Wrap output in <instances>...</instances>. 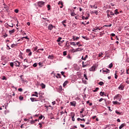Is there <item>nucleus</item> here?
I'll return each instance as SVG.
<instances>
[{
	"mask_svg": "<svg viewBox=\"0 0 129 129\" xmlns=\"http://www.w3.org/2000/svg\"><path fill=\"white\" fill-rule=\"evenodd\" d=\"M120 98H121V95L120 94H117L114 97V100L118 99L119 101H120Z\"/></svg>",
	"mask_w": 129,
	"mask_h": 129,
	"instance_id": "nucleus-1",
	"label": "nucleus"
},
{
	"mask_svg": "<svg viewBox=\"0 0 129 129\" xmlns=\"http://www.w3.org/2000/svg\"><path fill=\"white\" fill-rule=\"evenodd\" d=\"M44 3L43 1H40L38 2V6L39 7V8H42L43 6L44 5Z\"/></svg>",
	"mask_w": 129,
	"mask_h": 129,
	"instance_id": "nucleus-2",
	"label": "nucleus"
},
{
	"mask_svg": "<svg viewBox=\"0 0 129 129\" xmlns=\"http://www.w3.org/2000/svg\"><path fill=\"white\" fill-rule=\"evenodd\" d=\"M118 88L119 90H123L124 89V85L123 84H120Z\"/></svg>",
	"mask_w": 129,
	"mask_h": 129,
	"instance_id": "nucleus-3",
	"label": "nucleus"
},
{
	"mask_svg": "<svg viewBox=\"0 0 129 129\" xmlns=\"http://www.w3.org/2000/svg\"><path fill=\"white\" fill-rule=\"evenodd\" d=\"M14 63V65H15L16 67H20V64H21V63L18 61V60L15 61Z\"/></svg>",
	"mask_w": 129,
	"mask_h": 129,
	"instance_id": "nucleus-4",
	"label": "nucleus"
},
{
	"mask_svg": "<svg viewBox=\"0 0 129 129\" xmlns=\"http://www.w3.org/2000/svg\"><path fill=\"white\" fill-rule=\"evenodd\" d=\"M53 28H54V26H53V25H52V24H49L48 27V29L50 31H51V30H53Z\"/></svg>",
	"mask_w": 129,
	"mask_h": 129,
	"instance_id": "nucleus-5",
	"label": "nucleus"
},
{
	"mask_svg": "<svg viewBox=\"0 0 129 129\" xmlns=\"http://www.w3.org/2000/svg\"><path fill=\"white\" fill-rule=\"evenodd\" d=\"M71 105H72V106H76V101L71 102Z\"/></svg>",
	"mask_w": 129,
	"mask_h": 129,
	"instance_id": "nucleus-6",
	"label": "nucleus"
},
{
	"mask_svg": "<svg viewBox=\"0 0 129 129\" xmlns=\"http://www.w3.org/2000/svg\"><path fill=\"white\" fill-rule=\"evenodd\" d=\"M95 66H93L91 68H90V71H95Z\"/></svg>",
	"mask_w": 129,
	"mask_h": 129,
	"instance_id": "nucleus-7",
	"label": "nucleus"
},
{
	"mask_svg": "<svg viewBox=\"0 0 129 129\" xmlns=\"http://www.w3.org/2000/svg\"><path fill=\"white\" fill-rule=\"evenodd\" d=\"M40 86H41V88L42 89H44V88H46V85L44 84V83H41L40 84Z\"/></svg>",
	"mask_w": 129,
	"mask_h": 129,
	"instance_id": "nucleus-8",
	"label": "nucleus"
},
{
	"mask_svg": "<svg viewBox=\"0 0 129 129\" xmlns=\"http://www.w3.org/2000/svg\"><path fill=\"white\" fill-rule=\"evenodd\" d=\"M15 31H16V30L13 29V30H9V32L10 34V35H12V34L15 33Z\"/></svg>",
	"mask_w": 129,
	"mask_h": 129,
	"instance_id": "nucleus-9",
	"label": "nucleus"
},
{
	"mask_svg": "<svg viewBox=\"0 0 129 129\" xmlns=\"http://www.w3.org/2000/svg\"><path fill=\"white\" fill-rule=\"evenodd\" d=\"M102 28H103V27H95V28H94V30H101V29H102Z\"/></svg>",
	"mask_w": 129,
	"mask_h": 129,
	"instance_id": "nucleus-10",
	"label": "nucleus"
},
{
	"mask_svg": "<svg viewBox=\"0 0 129 129\" xmlns=\"http://www.w3.org/2000/svg\"><path fill=\"white\" fill-rule=\"evenodd\" d=\"M109 70L107 69H106L105 70H104V69H103V72H105L106 73H109Z\"/></svg>",
	"mask_w": 129,
	"mask_h": 129,
	"instance_id": "nucleus-11",
	"label": "nucleus"
},
{
	"mask_svg": "<svg viewBox=\"0 0 129 129\" xmlns=\"http://www.w3.org/2000/svg\"><path fill=\"white\" fill-rule=\"evenodd\" d=\"M123 126H125V123H122L121 124L120 126L119 127V129H121L122 128V127H123Z\"/></svg>",
	"mask_w": 129,
	"mask_h": 129,
	"instance_id": "nucleus-12",
	"label": "nucleus"
},
{
	"mask_svg": "<svg viewBox=\"0 0 129 129\" xmlns=\"http://www.w3.org/2000/svg\"><path fill=\"white\" fill-rule=\"evenodd\" d=\"M77 120L78 121H80V120H81L82 121H85V119L84 118L81 119L80 118H78Z\"/></svg>",
	"mask_w": 129,
	"mask_h": 129,
	"instance_id": "nucleus-13",
	"label": "nucleus"
},
{
	"mask_svg": "<svg viewBox=\"0 0 129 129\" xmlns=\"http://www.w3.org/2000/svg\"><path fill=\"white\" fill-rule=\"evenodd\" d=\"M91 9H97V6H96V5H94V6H90Z\"/></svg>",
	"mask_w": 129,
	"mask_h": 129,
	"instance_id": "nucleus-14",
	"label": "nucleus"
},
{
	"mask_svg": "<svg viewBox=\"0 0 129 129\" xmlns=\"http://www.w3.org/2000/svg\"><path fill=\"white\" fill-rule=\"evenodd\" d=\"M30 100L32 102H34V101H37V99L35 98H30Z\"/></svg>",
	"mask_w": 129,
	"mask_h": 129,
	"instance_id": "nucleus-15",
	"label": "nucleus"
},
{
	"mask_svg": "<svg viewBox=\"0 0 129 129\" xmlns=\"http://www.w3.org/2000/svg\"><path fill=\"white\" fill-rule=\"evenodd\" d=\"M48 58V59H50V60H53V59H54V56L53 55H49Z\"/></svg>",
	"mask_w": 129,
	"mask_h": 129,
	"instance_id": "nucleus-16",
	"label": "nucleus"
},
{
	"mask_svg": "<svg viewBox=\"0 0 129 129\" xmlns=\"http://www.w3.org/2000/svg\"><path fill=\"white\" fill-rule=\"evenodd\" d=\"M68 83V81H66L63 84V87H65V86H66V85H67V84Z\"/></svg>",
	"mask_w": 129,
	"mask_h": 129,
	"instance_id": "nucleus-17",
	"label": "nucleus"
},
{
	"mask_svg": "<svg viewBox=\"0 0 129 129\" xmlns=\"http://www.w3.org/2000/svg\"><path fill=\"white\" fill-rule=\"evenodd\" d=\"M73 39H74V41H77V40H78V39H79V37H76L75 36H73Z\"/></svg>",
	"mask_w": 129,
	"mask_h": 129,
	"instance_id": "nucleus-18",
	"label": "nucleus"
},
{
	"mask_svg": "<svg viewBox=\"0 0 129 129\" xmlns=\"http://www.w3.org/2000/svg\"><path fill=\"white\" fill-rule=\"evenodd\" d=\"M71 117H74L75 116V113L71 112Z\"/></svg>",
	"mask_w": 129,
	"mask_h": 129,
	"instance_id": "nucleus-19",
	"label": "nucleus"
},
{
	"mask_svg": "<svg viewBox=\"0 0 129 129\" xmlns=\"http://www.w3.org/2000/svg\"><path fill=\"white\" fill-rule=\"evenodd\" d=\"M115 74H114V75H115V79H117V77H118V76H117V75H116V74L117 73V71H115Z\"/></svg>",
	"mask_w": 129,
	"mask_h": 129,
	"instance_id": "nucleus-20",
	"label": "nucleus"
},
{
	"mask_svg": "<svg viewBox=\"0 0 129 129\" xmlns=\"http://www.w3.org/2000/svg\"><path fill=\"white\" fill-rule=\"evenodd\" d=\"M114 14L115 15H118V14H119V12H118L117 9H116L115 11H114Z\"/></svg>",
	"mask_w": 129,
	"mask_h": 129,
	"instance_id": "nucleus-21",
	"label": "nucleus"
},
{
	"mask_svg": "<svg viewBox=\"0 0 129 129\" xmlns=\"http://www.w3.org/2000/svg\"><path fill=\"white\" fill-rule=\"evenodd\" d=\"M113 103L114 104H120V103L116 101H113Z\"/></svg>",
	"mask_w": 129,
	"mask_h": 129,
	"instance_id": "nucleus-22",
	"label": "nucleus"
},
{
	"mask_svg": "<svg viewBox=\"0 0 129 129\" xmlns=\"http://www.w3.org/2000/svg\"><path fill=\"white\" fill-rule=\"evenodd\" d=\"M15 63L14 62H10V65L12 68H14V65Z\"/></svg>",
	"mask_w": 129,
	"mask_h": 129,
	"instance_id": "nucleus-23",
	"label": "nucleus"
},
{
	"mask_svg": "<svg viewBox=\"0 0 129 129\" xmlns=\"http://www.w3.org/2000/svg\"><path fill=\"white\" fill-rule=\"evenodd\" d=\"M99 85H100L101 86H102L104 84V83L103 82H100L98 83Z\"/></svg>",
	"mask_w": 129,
	"mask_h": 129,
	"instance_id": "nucleus-24",
	"label": "nucleus"
},
{
	"mask_svg": "<svg viewBox=\"0 0 129 129\" xmlns=\"http://www.w3.org/2000/svg\"><path fill=\"white\" fill-rule=\"evenodd\" d=\"M92 13L93 14H95V15H98V11H92Z\"/></svg>",
	"mask_w": 129,
	"mask_h": 129,
	"instance_id": "nucleus-25",
	"label": "nucleus"
},
{
	"mask_svg": "<svg viewBox=\"0 0 129 129\" xmlns=\"http://www.w3.org/2000/svg\"><path fill=\"white\" fill-rule=\"evenodd\" d=\"M82 50H83V49H81V48H78L76 49V51H77V52H78V51H82Z\"/></svg>",
	"mask_w": 129,
	"mask_h": 129,
	"instance_id": "nucleus-26",
	"label": "nucleus"
},
{
	"mask_svg": "<svg viewBox=\"0 0 129 129\" xmlns=\"http://www.w3.org/2000/svg\"><path fill=\"white\" fill-rule=\"evenodd\" d=\"M71 15L72 16V17H74L75 16H76V13L73 12L71 14Z\"/></svg>",
	"mask_w": 129,
	"mask_h": 129,
	"instance_id": "nucleus-27",
	"label": "nucleus"
},
{
	"mask_svg": "<svg viewBox=\"0 0 129 129\" xmlns=\"http://www.w3.org/2000/svg\"><path fill=\"white\" fill-rule=\"evenodd\" d=\"M99 90V88H96L95 90H93V92H97V91H98Z\"/></svg>",
	"mask_w": 129,
	"mask_h": 129,
	"instance_id": "nucleus-28",
	"label": "nucleus"
},
{
	"mask_svg": "<svg viewBox=\"0 0 129 129\" xmlns=\"http://www.w3.org/2000/svg\"><path fill=\"white\" fill-rule=\"evenodd\" d=\"M102 55H103V53L100 52L99 54V57H103V56H102Z\"/></svg>",
	"mask_w": 129,
	"mask_h": 129,
	"instance_id": "nucleus-29",
	"label": "nucleus"
},
{
	"mask_svg": "<svg viewBox=\"0 0 129 129\" xmlns=\"http://www.w3.org/2000/svg\"><path fill=\"white\" fill-rule=\"evenodd\" d=\"M57 75L56 76V78H61V75H60V74H57Z\"/></svg>",
	"mask_w": 129,
	"mask_h": 129,
	"instance_id": "nucleus-30",
	"label": "nucleus"
},
{
	"mask_svg": "<svg viewBox=\"0 0 129 129\" xmlns=\"http://www.w3.org/2000/svg\"><path fill=\"white\" fill-rule=\"evenodd\" d=\"M62 40V37H58V39L57 40V42L59 43Z\"/></svg>",
	"mask_w": 129,
	"mask_h": 129,
	"instance_id": "nucleus-31",
	"label": "nucleus"
},
{
	"mask_svg": "<svg viewBox=\"0 0 129 129\" xmlns=\"http://www.w3.org/2000/svg\"><path fill=\"white\" fill-rule=\"evenodd\" d=\"M115 112H116V113L117 114H118L119 115H120V114H121V112H118V111H117V110H116V111H115Z\"/></svg>",
	"mask_w": 129,
	"mask_h": 129,
	"instance_id": "nucleus-32",
	"label": "nucleus"
},
{
	"mask_svg": "<svg viewBox=\"0 0 129 129\" xmlns=\"http://www.w3.org/2000/svg\"><path fill=\"white\" fill-rule=\"evenodd\" d=\"M100 95L101 96H103V95H104V92H100Z\"/></svg>",
	"mask_w": 129,
	"mask_h": 129,
	"instance_id": "nucleus-33",
	"label": "nucleus"
},
{
	"mask_svg": "<svg viewBox=\"0 0 129 129\" xmlns=\"http://www.w3.org/2000/svg\"><path fill=\"white\" fill-rule=\"evenodd\" d=\"M80 44V42H77V46H79V47H81V46H82V45Z\"/></svg>",
	"mask_w": 129,
	"mask_h": 129,
	"instance_id": "nucleus-34",
	"label": "nucleus"
},
{
	"mask_svg": "<svg viewBox=\"0 0 129 129\" xmlns=\"http://www.w3.org/2000/svg\"><path fill=\"white\" fill-rule=\"evenodd\" d=\"M33 51H36V50H38V46L33 47Z\"/></svg>",
	"mask_w": 129,
	"mask_h": 129,
	"instance_id": "nucleus-35",
	"label": "nucleus"
},
{
	"mask_svg": "<svg viewBox=\"0 0 129 129\" xmlns=\"http://www.w3.org/2000/svg\"><path fill=\"white\" fill-rule=\"evenodd\" d=\"M19 99H20V100H24V97H23L22 96H20L19 97Z\"/></svg>",
	"mask_w": 129,
	"mask_h": 129,
	"instance_id": "nucleus-36",
	"label": "nucleus"
},
{
	"mask_svg": "<svg viewBox=\"0 0 129 129\" xmlns=\"http://www.w3.org/2000/svg\"><path fill=\"white\" fill-rule=\"evenodd\" d=\"M113 66V64H112V63H111L109 65V68H112V67Z\"/></svg>",
	"mask_w": 129,
	"mask_h": 129,
	"instance_id": "nucleus-37",
	"label": "nucleus"
},
{
	"mask_svg": "<svg viewBox=\"0 0 129 129\" xmlns=\"http://www.w3.org/2000/svg\"><path fill=\"white\" fill-rule=\"evenodd\" d=\"M50 5H47L48 11H50V10H51V8H50Z\"/></svg>",
	"mask_w": 129,
	"mask_h": 129,
	"instance_id": "nucleus-38",
	"label": "nucleus"
},
{
	"mask_svg": "<svg viewBox=\"0 0 129 129\" xmlns=\"http://www.w3.org/2000/svg\"><path fill=\"white\" fill-rule=\"evenodd\" d=\"M84 78H85V79H86V80H88V79H87V76L86 75V74H84Z\"/></svg>",
	"mask_w": 129,
	"mask_h": 129,
	"instance_id": "nucleus-39",
	"label": "nucleus"
},
{
	"mask_svg": "<svg viewBox=\"0 0 129 129\" xmlns=\"http://www.w3.org/2000/svg\"><path fill=\"white\" fill-rule=\"evenodd\" d=\"M38 66V64L37 63H35L33 64V67H37Z\"/></svg>",
	"mask_w": 129,
	"mask_h": 129,
	"instance_id": "nucleus-40",
	"label": "nucleus"
},
{
	"mask_svg": "<svg viewBox=\"0 0 129 129\" xmlns=\"http://www.w3.org/2000/svg\"><path fill=\"white\" fill-rule=\"evenodd\" d=\"M63 56H66V55H67V51H63Z\"/></svg>",
	"mask_w": 129,
	"mask_h": 129,
	"instance_id": "nucleus-41",
	"label": "nucleus"
},
{
	"mask_svg": "<svg viewBox=\"0 0 129 129\" xmlns=\"http://www.w3.org/2000/svg\"><path fill=\"white\" fill-rule=\"evenodd\" d=\"M71 45H72V46H75L76 44H75V42H73L71 43Z\"/></svg>",
	"mask_w": 129,
	"mask_h": 129,
	"instance_id": "nucleus-42",
	"label": "nucleus"
},
{
	"mask_svg": "<svg viewBox=\"0 0 129 129\" xmlns=\"http://www.w3.org/2000/svg\"><path fill=\"white\" fill-rule=\"evenodd\" d=\"M17 46V44H13L11 45V47L14 48V47H16Z\"/></svg>",
	"mask_w": 129,
	"mask_h": 129,
	"instance_id": "nucleus-43",
	"label": "nucleus"
},
{
	"mask_svg": "<svg viewBox=\"0 0 129 129\" xmlns=\"http://www.w3.org/2000/svg\"><path fill=\"white\" fill-rule=\"evenodd\" d=\"M58 5H61V6H63V2L59 1L58 3Z\"/></svg>",
	"mask_w": 129,
	"mask_h": 129,
	"instance_id": "nucleus-44",
	"label": "nucleus"
},
{
	"mask_svg": "<svg viewBox=\"0 0 129 129\" xmlns=\"http://www.w3.org/2000/svg\"><path fill=\"white\" fill-rule=\"evenodd\" d=\"M3 6H4V9H8V6L7 5H6V4H4Z\"/></svg>",
	"mask_w": 129,
	"mask_h": 129,
	"instance_id": "nucleus-45",
	"label": "nucleus"
},
{
	"mask_svg": "<svg viewBox=\"0 0 129 129\" xmlns=\"http://www.w3.org/2000/svg\"><path fill=\"white\" fill-rule=\"evenodd\" d=\"M83 111H84V108H82L80 113H83Z\"/></svg>",
	"mask_w": 129,
	"mask_h": 129,
	"instance_id": "nucleus-46",
	"label": "nucleus"
},
{
	"mask_svg": "<svg viewBox=\"0 0 129 129\" xmlns=\"http://www.w3.org/2000/svg\"><path fill=\"white\" fill-rule=\"evenodd\" d=\"M14 12H15V13H16V14H18V13H19V10H18V9H15V10H14Z\"/></svg>",
	"mask_w": 129,
	"mask_h": 129,
	"instance_id": "nucleus-47",
	"label": "nucleus"
},
{
	"mask_svg": "<svg viewBox=\"0 0 129 129\" xmlns=\"http://www.w3.org/2000/svg\"><path fill=\"white\" fill-rule=\"evenodd\" d=\"M7 25L9 27H11V28H13L14 27V24H11V25H9V24H7Z\"/></svg>",
	"mask_w": 129,
	"mask_h": 129,
	"instance_id": "nucleus-48",
	"label": "nucleus"
},
{
	"mask_svg": "<svg viewBox=\"0 0 129 129\" xmlns=\"http://www.w3.org/2000/svg\"><path fill=\"white\" fill-rule=\"evenodd\" d=\"M80 126L81 127L84 128V127H85V125L81 124Z\"/></svg>",
	"mask_w": 129,
	"mask_h": 129,
	"instance_id": "nucleus-49",
	"label": "nucleus"
},
{
	"mask_svg": "<svg viewBox=\"0 0 129 129\" xmlns=\"http://www.w3.org/2000/svg\"><path fill=\"white\" fill-rule=\"evenodd\" d=\"M26 52H27V53H29V52H31V49H26Z\"/></svg>",
	"mask_w": 129,
	"mask_h": 129,
	"instance_id": "nucleus-50",
	"label": "nucleus"
},
{
	"mask_svg": "<svg viewBox=\"0 0 129 129\" xmlns=\"http://www.w3.org/2000/svg\"><path fill=\"white\" fill-rule=\"evenodd\" d=\"M3 80H7V78L5 76H3L2 78Z\"/></svg>",
	"mask_w": 129,
	"mask_h": 129,
	"instance_id": "nucleus-51",
	"label": "nucleus"
},
{
	"mask_svg": "<svg viewBox=\"0 0 129 129\" xmlns=\"http://www.w3.org/2000/svg\"><path fill=\"white\" fill-rule=\"evenodd\" d=\"M18 91H20V92H22V91H23V89L22 88L18 89Z\"/></svg>",
	"mask_w": 129,
	"mask_h": 129,
	"instance_id": "nucleus-52",
	"label": "nucleus"
},
{
	"mask_svg": "<svg viewBox=\"0 0 129 129\" xmlns=\"http://www.w3.org/2000/svg\"><path fill=\"white\" fill-rule=\"evenodd\" d=\"M126 73L127 74H129V68L127 69H126Z\"/></svg>",
	"mask_w": 129,
	"mask_h": 129,
	"instance_id": "nucleus-53",
	"label": "nucleus"
},
{
	"mask_svg": "<svg viewBox=\"0 0 129 129\" xmlns=\"http://www.w3.org/2000/svg\"><path fill=\"white\" fill-rule=\"evenodd\" d=\"M83 39H84L85 40H87V37L86 36H82Z\"/></svg>",
	"mask_w": 129,
	"mask_h": 129,
	"instance_id": "nucleus-54",
	"label": "nucleus"
},
{
	"mask_svg": "<svg viewBox=\"0 0 129 129\" xmlns=\"http://www.w3.org/2000/svg\"><path fill=\"white\" fill-rule=\"evenodd\" d=\"M111 37H114L115 36V34L114 33H111Z\"/></svg>",
	"mask_w": 129,
	"mask_h": 129,
	"instance_id": "nucleus-55",
	"label": "nucleus"
},
{
	"mask_svg": "<svg viewBox=\"0 0 129 129\" xmlns=\"http://www.w3.org/2000/svg\"><path fill=\"white\" fill-rule=\"evenodd\" d=\"M67 58H68V59H71V57L70 56V54H68L67 55Z\"/></svg>",
	"mask_w": 129,
	"mask_h": 129,
	"instance_id": "nucleus-56",
	"label": "nucleus"
},
{
	"mask_svg": "<svg viewBox=\"0 0 129 129\" xmlns=\"http://www.w3.org/2000/svg\"><path fill=\"white\" fill-rule=\"evenodd\" d=\"M104 99H103V98H101V99H100L99 100V102H101V101H102V100H103Z\"/></svg>",
	"mask_w": 129,
	"mask_h": 129,
	"instance_id": "nucleus-57",
	"label": "nucleus"
},
{
	"mask_svg": "<svg viewBox=\"0 0 129 129\" xmlns=\"http://www.w3.org/2000/svg\"><path fill=\"white\" fill-rule=\"evenodd\" d=\"M61 23H62V24H66L67 21L66 20H64Z\"/></svg>",
	"mask_w": 129,
	"mask_h": 129,
	"instance_id": "nucleus-58",
	"label": "nucleus"
},
{
	"mask_svg": "<svg viewBox=\"0 0 129 129\" xmlns=\"http://www.w3.org/2000/svg\"><path fill=\"white\" fill-rule=\"evenodd\" d=\"M72 120H73V121H75V118L74 117H72Z\"/></svg>",
	"mask_w": 129,
	"mask_h": 129,
	"instance_id": "nucleus-59",
	"label": "nucleus"
},
{
	"mask_svg": "<svg viewBox=\"0 0 129 129\" xmlns=\"http://www.w3.org/2000/svg\"><path fill=\"white\" fill-rule=\"evenodd\" d=\"M110 15H111V16H114V13H113V12H111Z\"/></svg>",
	"mask_w": 129,
	"mask_h": 129,
	"instance_id": "nucleus-60",
	"label": "nucleus"
},
{
	"mask_svg": "<svg viewBox=\"0 0 129 129\" xmlns=\"http://www.w3.org/2000/svg\"><path fill=\"white\" fill-rule=\"evenodd\" d=\"M21 81H22V82H26V81H25V79H24V78H22L21 79Z\"/></svg>",
	"mask_w": 129,
	"mask_h": 129,
	"instance_id": "nucleus-61",
	"label": "nucleus"
},
{
	"mask_svg": "<svg viewBox=\"0 0 129 129\" xmlns=\"http://www.w3.org/2000/svg\"><path fill=\"white\" fill-rule=\"evenodd\" d=\"M42 118H43V115H41L39 117V119H42Z\"/></svg>",
	"mask_w": 129,
	"mask_h": 129,
	"instance_id": "nucleus-62",
	"label": "nucleus"
},
{
	"mask_svg": "<svg viewBox=\"0 0 129 129\" xmlns=\"http://www.w3.org/2000/svg\"><path fill=\"white\" fill-rule=\"evenodd\" d=\"M87 66V64H83L82 67H83V68H85V67H86Z\"/></svg>",
	"mask_w": 129,
	"mask_h": 129,
	"instance_id": "nucleus-63",
	"label": "nucleus"
},
{
	"mask_svg": "<svg viewBox=\"0 0 129 129\" xmlns=\"http://www.w3.org/2000/svg\"><path fill=\"white\" fill-rule=\"evenodd\" d=\"M39 125H40L39 127L41 128V127H42V123H39Z\"/></svg>",
	"mask_w": 129,
	"mask_h": 129,
	"instance_id": "nucleus-64",
	"label": "nucleus"
}]
</instances>
